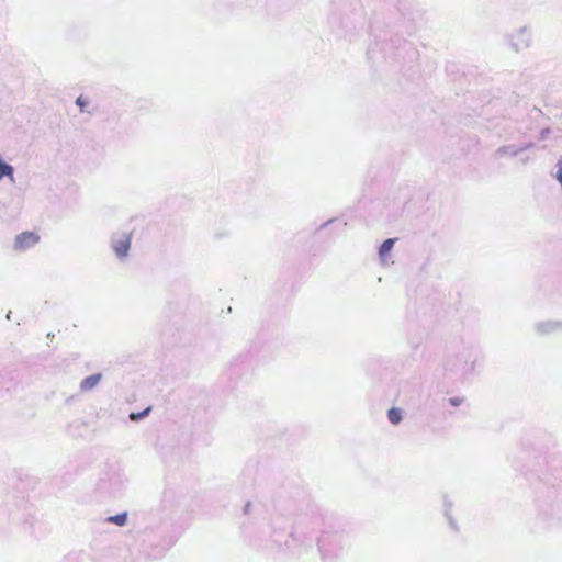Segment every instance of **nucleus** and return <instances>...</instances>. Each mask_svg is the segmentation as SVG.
Wrapping results in <instances>:
<instances>
[{
  "instance_id": "obj_2",
  "label": "nucleus",
  "mask_w": 562,
  "mask_h": 562,
  "mask_svg": "<svg viewBox=\"0 0 562 562\" xmlns=\"http://www.w3.org/2000/svg\"><path fill=\"white\" fill-rule=\"evenodd\" d=\"M131 248V236L123 235L113 241V249L119 257H124L127 255Z\"/></svg>"
},
{
  "instance_id": "obj_12",
  "label": "nucleus",
  "mask_w": 562,
  "mask_h": 562,
  "mask_svg": "<svg viewBox=\"0 0 562 562\" xmlns=\"http://www.w3.org/2000/svg\"><path fill=\"white\" fill-rule=\"evenodd\" d=\"M530 30L528 29V26H522L520 30H519V33H526V32H529Z\"/></svg>"
},
{
  "instance_id": "obj_5",
  "label": "nucleus",
  "mask_w": 562,
  "mask_h": 562,
  "mask_svg": "<svg viewBox=\"0 0 562 562\" xmlns=\"http://www.w3.org/2000/svg\"><path fill=\"white\" fill-rule=\"evenodd\" d=\"M394 241H395V239L390 238L382 243V245L380 246V249H379V254L381 257H384L385 255H387L391 251V249L393 248Z\"/></svg>"
},
{
  "instance_id": "obj_1",
  "label": "nucleus",
  "mask_w": 562,
  "mask_h": 562,
  "mask_svg": "<svg viewBox=\"0 0 562 562\" xmlns=\"http://www.w3.org/2000/svg\"><path fill=\"white\" fill-rule=\"evenodd\" d=\"M40 241V236L33 232H23L15 237L14 248L24 251Z\"/></svg>"
},
{
  "instance_id": "obj_10",
  "label": "nucleus",
  "mask_w": 562,
  "mask_h": 562,
  "mask_svg": "<svg viewBox=\"0 0 562 562\" xmlns=\"http://www.w3.org/2000/svg\"><path fill=\"white\" fill-rule=\"evenodd\" d=\"M462 402H463V398H461V397H452V398H450V404H451L452 406H458V405H460Z\"/></svg>"
},
{
  "instance_id": "obj_7",
  "label": "nucleus",
  "mask_w": 562,
  "mask_h": 562,
  "mask_svg": "<svg viewBox=\"0 0 562 562\" xmlns=\"http://www.w3.org/2000/svg\"><path fill=\"white\" fill-rule=\"evenodd\" d=\"M13 168L10 165L0 161V179L4 176H11Z\"/></svg>"
},
{
  "instance_id": "obj_11",
  "label": "nucleus",
  "mask_w": 562,
  "mask_h": 562,
  "mask_svg": "<svg viewBox=\"0 0 562 562\" xmlns=\"http://www.w3.org/2000/svg\"><path fill=\"white\" fill-rule=\"evenodd\" d=\"M77 105L80 106V109L82 110L83 106L86 105V101L82 99V97H79L76 101Z\"/></svg>"
},
{
  "instance_id": "obj_6",
  "label": "nucleus",
  "mask_w": 562,
  "mask_h": 562,
  "mask_svg": "<svg viewBox=\"0 0 562 562\" xmlns=\"http://www.w3.org/2000/svg\"><path fill=\"white\" fill-rule=\"evenodd\" d=\"M126 520H127L126 513L117 514L115 516H110L108 518V521L113 522L117 526H124L126 524Z\"/></svg>"
},
{
  "instance_id": "obj_8",
  "label": "nucleus",
  "mask_w": 562,
  "mask_h": 562,
  "mask_svg": "<svg viewBox=\"0 0 562 562\" xmlns=\"http://www.w3.org/2000/svg\"><path fill=\"white\" fill-rule=\"evenodd\" d=\"M149 411H150V408L148 407V408H146L145 411H143V412H140V413H137V414L132 413V414L130 415V418H131L132 420H137V419H139V418H142V417L146 416V415L149 413Z\"/></svg>"
},
{
  "instance_id": "obj_9",
  "label": "nucleus",
  "mask_w": 562,
  "mask_h": 562,
  "mask_svg": "<svg viewBox=\"0 0 562 562\" xmlns=\"http://www.w3.org/2000/svg\"><path fill=\"white\" fill-rule=\"evenodd\" d=\"M557 178L560 181V183L562 184V160H560L558 164Z\"/></svg>"
},
{
  "instance_id": "obj_3",
  "label": "nucleus",
  "mask_w": 562,
  "mask_h": 562,
  "mask_svg": "<svg viewBox=\"0 0 562 562\" xmlns=\"http://www.w3.org/2000/svg\"><path fill=\"white\" fill-rule=\"evenodd\" d=\"M100 380L101 374H92L81 382L80 387L82 391H89L93 389L100 382Z\"/></svg>"
},
{
  "instance_id": "obj_4",
  "label": "nucleus",
  "mask_w": 562,
  "mask_h": 562,
  "mask_svg": "<svg viewBox=\"0 0 562 562\" xmlns=\"http://www.w3.org/2000/svg\"><path fill=\"white\" fill-rule=\"evenodd\" d=\"M387 418L393 425H397L402 420V412L398 408H391L387 412Z\"/></svg>"
}]
</instances>
